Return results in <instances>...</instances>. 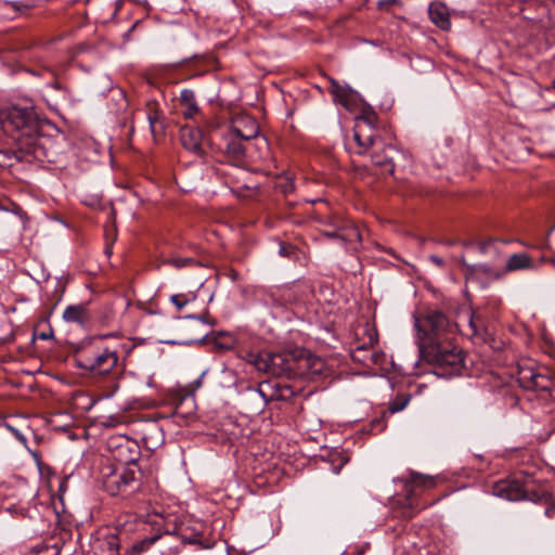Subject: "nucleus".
<instances>
[{
  "mask_svg": "<svg viewBox=\"0 0 555 555\" xmlns=\"http://www.w3.org/2000/svg\"><path fill=\"white\" fill-rule=\"evenodd\" d=\"M41 125L31 107L11 106L0 109V165L11 156L17 160H49V137L40 132Z\"/></svg>",
  "mask_w": 555,
  "mask_h": 555,
  "instance_id": "obj_1",
  "label": "nucleus"
},
{
  "mask_svg": "<svg viewBox=\"0 0 555 555\" xmlns=\"http://www.w3.org/2000/svg\"><path fill=\"white\" fill-rule=\"evenodd\" d=\"M420 352L423 359L441 369H450L452 373H457L463 367L462 350L451 344H434L433 340H425L421 343Z\"/></svg>",
  "mask_w": 555,
  "mask_h": 555,
  "instance_id": "obj_2",
  "label": "nucleus"
},
{
  "mask_svg": "<svg viewBox=\"0 0 555 555\" xmlns=\"http://www.w3.org/2000/svg\"><path fill=\"white\" fill-rule=\"evenodd\" d=\"M243 359L259 372L274 377L288 375L293 371L294 359L283 352L247 351Z\"/></svg>",
  "mask_w": 555,
  "mask_h": 555,
  "instance_id": "obj_3",
  "label": "nucleus"
},
{
  "mask_svg": "<svg viewBox=\"0 0 555 555\" xmlns=\"http://www.w3.org/2000/svg\"><path fill=\"white\" fill-rule=\"evenodd\" d=\"M417 328V346L421 350V343L433 340L434 344L447 343L448 333L451 328L448 318L439 311H430L424 317L415 318Z\"/></svg>",
  "mask_w": 555,
  "mask_h": 555,
  "instance_id": "obj_4",
  "label": "nucleus"
},
{
  "mask_svg": "<svg viewBox=\"0 0 555 555\" xmlns=\"http://www.w3.org/2000/svg\"><path fill=\"white\" fill-rule=\"evenodd\" d=\"M140 468L138 466L122 467L112 469L103 475V488L111 495H118L132 491L138 488V476Z\"/></svg>",
  "mask_w": 555,
  "mask_h": 555,
  "instance_id": "obj_5",
  "label": "nucleus"
},
{
  "mask_svg": "<svg viewBox=\"0 0 555 555\" xmlns=\"http://www.w3.org/2000/svg\"><path fill=\"white\" fill-rule=\"evenodd\" d=\"M106 444L112 457L124 467L138 466L137 461L140 459L141 449L135 440L125 435H116L111 436Z\"/></svg>",
  "mask_w": 555,
  "mask_h": 555,
  "instance_id": "obj_6",
  "label": "nucleus"
},
{
  "mask_svg": "<svg viewBox=\"0 0 555 555\" xmlns=\"http://www.w3.org/2000/svg\"><path fill=\"white\" fill-rule=\"evenodd\" d=\"M379 139L369 117H359L353 130V140L357 143V153L364 154Z\"/></svg>",
  "mask_w": 555,
  "mask_h": 555,
  "instance_id": "obj_7",
  "label": "nucleus"
},
{
  "mask_svg": "<svg viewBox=\"0 0 555 555\" xmlns=\"http://www.w3.org/2000/svg\"><path fill=\"white\" fill-rule=\"evenodd\" d=\"M118 354L116 350L105 348L93 358L86 360L83 367L93 375H105L117 365Z\"/></svg>",
  "mask_w": 555,
  "mask_h": 555,
  "instance_id": "obj_8",
  "label": "nucleus"
},
{
  "mask_svg": "<svg viewBox=\"0 0 555 555\" xmlns=\"http://www.w3.org/2000/svg\"><path fill=\"white\" fill-rule=\"evenodd\" d=\"M526 486L516 479H502L492 487V493L506 501L515 502L527 498Z\"/></svg>",
  "mask_w": 555,
  "mask_h": 555,
  "instance_id": "obj_9",
  "label": "nucleus"
},
{
  "mask_svg": "<svg viewBox=\"0 0 555 555\" xmlns=\"http://www.w3.org/2000/svg\"><path fill=\"white\" fill-rule=\"evenodd\" d=\"M532 267V260L526 253L513 254L503 271L493 270L487 264H478L476 268L482 273L500 279L505 272L524 270Z\"/></svg>",
  "mask_w": 555,
  "mask_h": 555,
  "instance_id": "obj_10",
  "label": "nucleus"
},
{
  "mask_svg": "<svg viewBox=\"0 0 555 555\" xmlns=\"http://www.w3.org/2000/svg\"><path fill=\"white\" fill-rule=\"evenodd\" d=\"M231 130L233 135L245 142L257 139L259 134V126L256 119L248 115L236 116L232 120Z\"/></svg>",
  "mask_w": 555,
  "mask_h": 555,
  "instance_id": "obj_11",
  "label": "nucleus"
},
{
  "mask_svg": "<svg viewBox=\"0 0 555 555\" xmlns=\"http://www.w3.org/2000/svg\"><path fill=\"white\" fill-rule=\"evenodd\" d=\"M435 486V477L430 475H423L416 472H410L409 475L404 478L406 500L411 501L417 494L418 489H430Z\"/></svg>",
  "mask_w": 555,
  "mask_h": 555,
  "instance_id": "obj_12",
  "label": "nucleus"
},
{
  "mask_svg": "<svg viewBox=\"0 0 555 555\" xmlns=\"http://www.w3.org/2000/svg\"><path fill=\"white\" fill-rule=\"evenodd\" d=\"M519 375V380L526 388L548 390L552 385L547 376L537 373L532 369H521Z\"/></svg>",
  "mask_w": 555,
  "mask_h": 555,
  "instance_id": "obj_13",
  "label": "nucleus"
},
{
  "mask_svg": "<svg viewBox=\"0 0 555 555\" xmlns=\"http://www.w3.org/2000/svg\"><path fill=\"white\" fill-rule=\"evenodd\" d=\"M398 154V151L391 144L384 145L380 151H374L372 154V162L374 165L382 167L386 172L392 173L393 157Z\"/></svg>",
  "mask_w": 555,
  "mask_h": 555,
  "instance_id": "obj_14",
  "label": "nucleus"
},
{
  "mask_svg": "<svg viewBox=\"0 0 555 555\" xmlns=\"http://www.w3.org/2000/svg\"><path fill=\"white\" fill-rule=\"evenodd\" d=\"M203 133L196 128H182L181 129V143L182 145L196 155L203 154Z\"/></svg>",
  "mask_w": 555,
  "mask_h": 555,
  "instance_id": "obj_15",
  "label": "nucleus"
},
{
  "mask_svg": "<svg viewBox=\"0 0 555 555\" xmlns=\"http://www.w3.org/2000/svg\"><path fill=\"white\" fill-rule=\"evenodd\" d=\"M180 104L183 107L182 115L192 119L198 114V106L195 100V94L190 89H183L180 93Z\"/></svg>",
  "mask_w": 555,
  "mask_h": 555,
  "instance_id": "obj_16",
  "label": "nucleus"
},
{
  "mask_svg": "<svg viewBox=\"0 0 555 555\" xmlns=\"http://www.w3.org/2000/svg\"><path fill=\"white\" fill-rule=\"evenodd\" d=\"M428 13L433 23H435L438 27L443 30L449 29L450 20L446 7L439 3L430 4Z\"/></svg>",
  "mask_w": 555,
  "mask_h": 555,
  "instance_id": "obj_17",
  "label": "nucleus"
},
{
  "mask_svg": "<svg viewBox=\"0 0 555 555\" xmlns=\"http://www.w3.org/2000/svg\"><path fill=\"white\" fill-rule=\"evenodd\" d=\"M63 319L69 323H85L88 320L86 306L80 304L66 307L63 312Z\"/></svg>",
  "mask_w": 555,
  "mask_h": 555,
  "instance_id": "obj_18",
  "label": "nucleus"
},
{
  "mask_svg": "<svg viewBox=\"0 0 555 555\" xmlns=\"http://www.w3.org/2000/svg\"><path fill=\"white\" fill-rule=\"evenodd\" d=\"M244 140L237 139L235 135L229 139L225 146L227 154L235 160H241L245 156L246 146Z\"/></svg>",
  "mask_w": 555,
  "mask_h": 555,
  "instance_id": "obj_19",
  "label": "nucleus"
},
{
  "mask_svg": "<svg viewBox=\"0 0 555 555\" xmlns=\"http://www.w3.org/2000/svg\"><path fill=\"white\" fill-rule=\"evenodd\" d=\"M158 535L145 538L143 540L134 542L130 548L126 552V555H141L146 552L157 540Z\"/></svg>",
  "mask_w": 555,
  "mask_h": 555,
  "instance_id": "obj_20",
  "label": "nucleus"
},
{
  "mask_svg": "<svg viewBox=\"0 0 555 555\" xmlns=\"http://www.w3.org/2000/svg\"><path fill=\"white\" fill-rule=\"evenodd\" d=\"M339 238L346 243L353 244L362 241V234L357 225L350 224L341 229Z\"/></svg>",
  "mask_w": 555,
  "mask_h": 555,
  "instance_id": "obj_21",
  "label": "nucleus"
},
{
  "mask_svg": "<svg viewBox=\"0 0 555 555\" xmlns=\"http://www.w3.org/2000/svg\"><path fill=\"white\" fill-rule=\"evenodd\" d=\"M410 400H411L410 395L400 393L393 400L390 401L388 409L391 413L401 412L402 410H404L408 406Z\"/></svg>",
  "mask_w": 555,
  "mask_h": 555,
  "instance_id": "obj_22",
  "label": "nucleus"
},
{
  "mask_svg": "<svg viewBox=\"0 0 555 555\" xmlns=\"http://www.w3.org/2000/svg\"><path fill=\"white\" fill-rule=\"evenodd\" d=\"M195 296L191 294H175L170 296V302L177 308L178 311L182 310L188 304L193 301Z\"/></svg>",
  "mask_w": 555,
  "mask_h": 555,
  "instance_id": "obj_23",
  "label": "nucleus"
},
{
  "mask_svg": "<svg viewBox=\"0 0 555 555\" xmlns=\"http://www.w3.org/2000/svg\"><path fill=\"white\" fill-rule=\"evenodd\" d=\"M496 243L495 238H489L488 241L481 242L479 244V249L482 254H489L491 249L494 248Z\"/></svg>",
  "mask_w": 555,
  "mask_h": 555,
  "instance_id": "obj_24",
  "label": "nucleus"
},
{
  "mask_svg": "<svg viewBox=\"0 0 555 555\" xmlns=\"http://www.w3.org/2000/svg\"><path fill=\"white\" fill-rule=\"evenodd\" d=\"M104 427H107V428H113V427H116L117 425L120 424V421L118 417L116 416H107L105 417L102 423H101Z\"/></svg>",
  "mask_w": 555,
  "mask_h": 555,
  "instance_id": "obj_25",
  "label": "nucleus"
},
{
  "mask_svg": "<svg viewBox=\"0 0 555 555\" xmlns=\"http://www.w3.org/2000/svg\"><path fill=\"white\" fill-rule=\"evenodd\" d=\"M335 96L339 100V102L344 105V106H348V103H347V99L345 96V91L341 90L340 88H337L335 90Z\"/></svg>",
  "mask_w": 555,
  "mask_h": 555,
  "instance_id": "obj_26",
  "label": "nucleus"
},
{
  "mask_svg": "<svg viewBox=\"0 0 555 555\" xmlns=\"http://www.w3.org/2000/svg\"><path fill=\"white\" fill-rule=\"evenodd\" d=\"M365 350L366 349L364 346H359L356 350L352 351V353H351L352 359L356 361H364V359L361 357L360 353Z\"/></svg>",
  "mask_w": 555,
  "mask_h": 555,
  "instance_id": "obj_27",
  "label": "nucleus"
},
{
  "mask_svg": "<svg viewBox=\"0 0 555 555\" xmlns=\"http://www.w3.org/2000/svg\"><path fill=\"white\" fill-rule=\"evenodd\" d=\"M190 261H191V259H188V258H185V259H173L172 263L175 264V267L181 268V267H184Z\"/></svg>",
  "mask_w": 555,
  "mask_h": 555,
  "instance_id": "obj_28",
  "label": "nucleus"
},
{
  "mask_svg": "<svg viewBox=\"0 0 555 555\" xmlns=\"http://www.w3.org/2000/svg\"><path fill=\"white\" fill-rule=\"evenodd\" d=\"M118 388H119L118 384L113 383L112 389L105 395V397H107V398L112 397L118 390Z\"/></svg>",
  "mask_w": 555,
  "mask_h": 555,
  "instance_id": "obj_29",
  "label": "nucleus"
},
{
  "mask_svg": "<svg viewBox=\"0 0 555 555\" xmlns=\"http://www.w3.org/2000/svg\"><path fill=\"white\" fill-rule=\"evenodd\" d=\"M151 433L158 437H162V429L155 424L151 426Z\"/></svg>",
  "mask_w": 555,
  "mask_h": 555,
  "instance_id": "obj_30",
  "label": "nucleus"
},
{
  "mask_svg": "<svg viewBox=\"0 0 555 555\" xmlns=\"http://www.w3.org/2000/svg\"><path fill=\"white\" fill-rule=\"evenodd\" d=\"M469 325L473 328L474 333H476V331H477V320L475 319L474 315H472L470 319H469Z\"/></svg>",
  "mask_w": 555,
  "mask_h": 555,
  "instance_id": "obj_31",
  "label": "nucleus"
},
{
  "mask_svg": "<svg viewBox=\"0 0 555 555\" xmlns=\"http://www.w3.org/2000/svg\"><path fill=\"white\" fill-rule=\"evenodd\" d=\"M340 233H341V229L338 231L325 232V235L328 237H338L339 238Z\"/></svg>",
  "mask_w": 555,
  "mask_h": 555,
  "instance_id": "obj_32",
  "label": "nucleus"
},
{
  "mask_svg": "<svg viewBox=\"0 0 555 555\" xmlns=\"http://www.w3.org/2000/svg\"><path fill=\"white\" fill-rule=\"evenodd\" d=\"M430 260L436 263L437 266H442L443 264V260L437 256H430Z\"/></svg>",
  "mask_w": 555,
  "mask_h": 555,
  "instance_id": "obj_33",
  "label": "nucleus"
},
{
  "mask_svg": "<svg viewBox=\"0 0 555 555\" xmlns=\"http://www.w3.org/2000/svg\"><path fill=\"white\" fill-rule=\"evenodd\" d=\"M188 318H191V319H198V320H201V321H205V318H203V317L188 315Z\"/></svg>",
  "mask_w": 555,
  "mask_h": 555,
  "instance_id": "obj_34",
  "label": "nucleus"
},
{
  "mask_svg": "<svg viewBox=\"0 0 555 555\" xmlns=\"http://www.w3.org/2000/svg\"><path fill=\"white\" fill-rule=\"evenodd\" d=\"M190 543H199V540H197V539H190Z\"/></svg>",
  "mask_w": 555,
  "mask_h": 555,
  "instance_id": "obj_35",
  "label": "nucleus"
},
{
  "mask_svg": "<svg viewBox=\"0 0 555 555\" xmlns=\"http://www.w3.org/2000/svg\"><path fill=\"white\" fill-rule=\"evenodd\" d=\"M292 189H293V186H292V184H289V185H287V186L284 189V192H287L288 190H292Z\"/></svg>",
  "mask_w": 555,
  "mask_h": 555,
  "instance_id": "obj_36",
  "label": "nucleus"
},
{
  "mask_svg": "<svg viewBox=\"0 0 555 555\" xmlns=\"http://www.w3.org/2000/svg\"><path fill=\"white\" fill-rule=\"evenodd\" d=\"M547 90H548V91H550V90H554V91H555V80L553 81L552 87H551L550 89H547Z\"/></svg>",
  "mask_w": 555,
  "mask_h": 555,
  "instance_id": "obj_37",
  "label": "nucleus"
},
{
  "mask_svg": "<svg viewBox=\"0 0 555 555\" xmlns=\"http://www.w3.org/2000/svg\"><path fill=\"white\" fill-rule=\"evenodd\" d=\"M149 120H150V125H151V127L153 128V124H154V121H153V119H152V117H151V116H149Z\"/></svg>",
  "mask_w": 555,
  "mask_h": 555,
  "instance_id": "obj_38",
  "label": "nucleus"
},
{
  "mask_svg": "<svg viewBox=\"0 0 555 555\" xmlns=\"http://www.w3.org/2000/svg\"><path fill=\"white\" fill-rule=\"evenodd\" d=\"M40 337H41L42 339H47V338L49 337V335H47V334H42Z\"/></svg>",
  "mask_w": 555,
  "mask_h": 555,
  "instance_id": "obj_39",
  "label": "nucleus"
},
{
  "mask_svg": "<svg viewBox=\"0 0 555 555\" xmlns=\"http://www.w3.org/2000/svg\"><path fill=\"white\" fill-rule=\"evenodd\" d=\"M280 253H281L282 255H284L285 249H284V247H283V246L280 248Z\"/></svg>",
  "mask_w": 555,
  "mask_h": 555,
  "instance_id": "obj_40",
  "label": "nucleus"
},
{
  "mask_svg": "<svg viewBox=\"0 0 555 555\" xmlns=\"http://www.w3.org/2000/svg\"><path fill=\"white\" fill-rule=\"evenodd\" d=\"M260 143H262V144H264V145L267 144V142H266V140H264V139H261V140H260Z\"/></svg>",
  "mask_w": 555,
  "mask_h": 555,
  "instance_id": "obj_41",
  "label": "nucleus"
}]
</instances>
